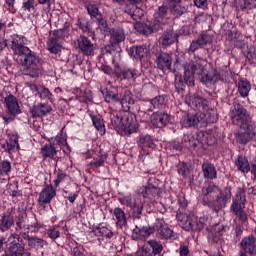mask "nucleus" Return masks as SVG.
I'll return each mask as SVG.
<instances>
[{
  "mask_svg": "<svg viewBox=\"0 0 256 256\" xmlns=\"http://www.w3.org/2000/svg\"><path fill=\"white\" fill-rule=\"evenodd\" d=\"M27 44L25 36L14 34L11 36V49L13 51L14 59L18 65H22L26 69V75L30 77H39L43 73L41 67V59L37 57L35 52L31 51Z\"/></svg>",
  "mask_w": 256,
  "mask_h": 256,
  "instance_id": "obj_1",
  "label": "nucleus"
},
{
  "mask_svg": "<svg viewBox=\"0 0 256 256\" xmlns=\"http://www.w3.org/2000/svg\"><path fill=\"white\" fill-rule=\"evenodd\" d=\"M205 65H207V61L204 59H199L196 62H190L184 66V80L182 75H176L175 77V87L176 89L183 91L185 89V85L188 87H193L195 85V75H201V81L204 85H214L221 76L219 74H214L211 76L206 74Z\"/></svg>",
  "mask_w": 256,
  "mask_h": 256,
  "instance_id": "obj_2",
  "label": "nucleus"
},
{
  "mask_svg": "<svg viewBox=\"0 0 256 256\" xmlns=\"http://www.w3.org/2000/svg\"><path fill=\"white\" fill-rule=\"evenodd\" d=\"M111 123L120 135H131L137 133L139 122L129 111H122L119 114L114 112L110 115Z\"/></svg>",
  "mask_w": 256,
  "mask_h": 256,
  "instance_id": "obj_3",
  "label": "nucleus"
},
{
  "mask_svg": "<svg viewBox=\"0 0 256 256\" xmlns=\"http://www.w3.org/2000/svg\"><path fill=\"white\" fill-rule=\"evenodd\" d=\"M229 117L233 125H237V127H246L249 130L253 129L256 134V124L251 121V116H249L247 109H245L243 105L239 103L234 104L230 109Z\"/></svg>",
  "mask_w": 256,
  "mask_h": 256,
  "instance_id": "obj_4",
  "label": "nucleus"
},
{
  "mask_svg": "<svg viewBox=\"0 0 256 256\" xmlns=\"http://www.w3.org/2000/svg\"><path fill=\"white\" fill-rule=\"evenodd\" d=\"M50 145H44L41 148V155L44 157V159H47L49 157L50 159H53L55 155H57V149L55 148V145H59L61 149H63L64 153H69V146L67 145V134L61 132L54 138L49 139Z\"/></svg>",
  "mask_w": 256,
  "mask_h": 256,
  "instance_id": "obj_5",
  "label": "nucleus"
},
{
  "mask_svg": "<svg viewBox=\"0 0 256 256\" xmlns=\"http://www.w3.org/2000/svg\"><path fill=\"white\" fill-rule=\"evenodd\" d=\"M203 194L208 195L203 198L204 205L212 207L214 211H218L225 204V196L217 186H210L203 189Z\"/></svg>",
  "mask_w": 256,
  "mask_h": 256,
  "instance_id": "obj_6",
  "label": "nucleus"
},
{
  "mask_svg": "<svg viewBox=\"0 0 256 256\" xmlns=\"http://www.w3.org/2000/svg\"><path fill=\"white\" fill-rule=\"evenodd\" d=\"M6 243L5 254L3 256H31L25 252V244L21 243L19 235L11 234Z\"/></svg>",
  "mask_w": 256,
  "mask_h": 256,
  "instance_id": "obj_7",
  "label": "nucleus"
},
{
  "mask_svg": "<svg viewBox=\"0 0 256 256\" xmlns=\"http://www.w3.org/2000/svg\"><path fill=\"white\" fill-rule=\"evenodd\" d=\"M5 107L7 109V113L2 115V119L6 123H11L13 119H15L16 115L21 113V108H19V102L17 98L13 95H8L4 99Z\"/></svg>",
  "mask_w": 256,
  "mask_h": 256,
  "instance_id": "obj_8",
  "label": "nucleus"
},
{
  "mask_svg": "<svg viewBox=\"0 0 256 256\" xmlns=\"http://www.w3.org/2000/svg\"><path fill=\"white\" fill-rule=\"evenodd\" d=\"M242 251L240 256H247L249 253L251 256L256 255V238L254 236L244 237L240 242Z\"/></svg>",
  "mask_w": 256,
  "mask_h": 256,
  "instance_id": "obj_9",
  "label": "nucleus"
},
{
  "mask_svg": "<svg viewBox=\"0 0 256 256\" xmlns=\"http://www.w3.org/2000/svg\"><path fill=\"white\" fill-rule=\"evenodd\" d=\"M57 195V190L53 187V185H46L41 192L39 193L38 203L39 205H47L55 199Z\"/></svg>",
  "mask_w": 256,
  "mask_h": 256,
  "instance_id": "obj_10",
  "label": "nucleus"
},
{
  "mask_svg": "<svg viewBox=\"0 0 256 256\" xmlns=\"http://www.w3.org/2000/svg\"><path fill=\"white\" fill-rule=\"evenodd\" d=\"M173 121V117L165 112H156L151 115V123L154 127H165V125H169Z\"/></svg>",
  "mask_w": 256,
  "mask_h": 256,
  "instance_id": "obj_11",
  "label": "nucleus"
},
{
  "mask_svg": "<svg viewBox=\"0 0 256 256\" xmlns=\"http://www.w3.org/2000/svg\"><path fill=\"white\" fill-rule=\"evenodd\" d=\"M119 202L121 205H126V207L133 209L134 213L139 214L143 211V201L140 199H134L131 195L121 196L119 198Z\"/></svg>",
  "mask_w": 256,
  "mask_h": 256,
  "instance_id": "obj_12",
  "label": "nucleus"
},
{
  "mask_svg": "<svg viewBox=\"0 0 256 256\" xmlns=\"http://www.w3.org/2000/svg\"><path fill=\"white\" fill-rule=\"evenodd\" d=\"M186 103L189 107H191L192 109H197L198 111H203L207 107V100L203 99L197 94L187 96Z\"/></svg>",
  "mask_w": 256,
  "mask_h": 256,
  "instance_id": "obj_13",
  "label": "nucleus"
},
{
  "mask_svg": "<svg viewBox=\"0 0 256 256\" xmlns=\"http://www.w3.org/2000/svg\"><path fill=\"white\" fill-rule=\"evenodd\" d=\"M241 129H244V132H237L235 134L237 143H240V145H247L251 139H254L256 141V134L255 131L249 130L246 127H240Z\"/></svg>",
  "mask_w": 256,
  "mask_h": 256,
  "instance_id": "obj_14",
  "label": "nucleus"
},
{
  "mask_svg": "<svg viewBox=\"0 0 256 256\" xmlns=\"http://www.w3.org/2000/svg\"><path fill=\"white\" fill-rule=\"evenodd\" d=\"M57 37L63 38V30H57L54 32V36H50L47 42V49L50 53L57 55L61 51V45L57 42Z\"/></svg>",
  "mask_w": 256,
  "mask_h": 256,
  "instance_id": "obj_15",
  "label": "nucleus"
},
{
  "mask_svg": "<svg viewBox=\"0 0 256 256\" xmlns=\"http://www.w3.org/2000/svg\"><path fill=\"white\" fill-rule=\"evenodd\" d=\"M121 107L125 111H129L131 109V105H135V99H133V94L129 90H123L119 96V101Z\"/></svg>",
  "mask_w": 256,
  "mask_h": 256,
  "instance_id": "obj_16",
  "label": "nucleus"
},
{
  "mask_svg": "<svg viewBox=\"0 0 256 256\" xmlns=\"http://www.w3.org/2000/svg\"><path fill=\"white\" fill-rule=\"evenodd\" d=\"M77 45H78V48L80 49V51H82V53H84V55H93V51H95V46L85 36H81L77 40Z\"/></svg>",
  "mask_w": 256,
  "mask_h": 256,
  "instance_id": "obj_17",
  "label": "nucleus"
},
{
  "mask_svg": "<svg viewBox=\"0 0 256 256\" xmlns=\"http://www.w3.org/2000/svg\"><path fill=\"white\" fill-rule=\"evenodd\" d=\"M15 225V217L11 212H5L0 222V231H9Z\"/></svg>",
  "mask_w": 256,
  "mask_h": 256,
  "instance_id": "obj_18",
  "label": "nucleus"
},
{
  "mask_svg": "<svg viewBox=\"0 0 256 256\" xmlns=\"http://www.w3.org/2000/svg\"><path fill=\"white\" fill-rule=\"evenodd\" d=\"M51 110H52L51 106L40 103L33 106L31 110V114H32V117H45V115L51 113Z\"/></svg>",
  "mask_w": 256,
  "mask_h": 256,
  "instance_id": "obj_19",
  "label": "nucleus"
},
{
  "mask_svg": "<svg viewBox=\"0 0 256 256\" xmlns=\"http://www.w3.org/2000/svg\"><path fill=\"white\" fill-rule=\"evenodd\" d=\"M202 119L203 117L199 116V114H187L183 117L181 125L182 127H195Z\"/></svg>",
  "mask_w": 256,
  "mask_h": 256,
  "instance_id": "obj_20",
  "label": "nucleus"
},
{
  "mask_svg": "<svg viewBox=\"0 0 256 256\" xmlns=\"http://www.w3.org/2000/svg\"><path fill=\"white\" fill-rule=\"evenodd\" d=\"M156 61L159 69H162V71H167V69H171L173 59L171 58V55L162 53L157 57Z\"/></svg>",
  "mask_w": 256,
  "mask_h": 256,
  "instance_id": "obj_21",
  "label": "nucleus"
},
{
  "mask_svg": "<svg viewBox=\"0 0 256 256\" xmlns=\"http://www.w3.org/2000/svg\"><path fill=\"white\" fill-rule=\"evenodd\" d=\"M153 233V228L149 226H144L142 228L136 227L132 232V238L137 239H145L149 237Z\"/></svg>",
  "mask_w": 256,
  "mask_h": 256,
  "instance_id": "obj_22",
  "label": "nucleus"
},
{
  "mask_svg": "<svg viewBox=\"0 0 256 256\" xmlns=\"http://www.w3.org/2000/svg\"><path fill=\"white\" fill-rule=\"evenodd\" d=\"M175 41H177V34L172 30L165 32L160 39V43L163 47H169V45H173Z\"/></svg>",
  "mask_w": 256,
  "mask_h": 256,
  "instance_id": "obj_23",
  "label": "nucleus"
},
{
  "mask_svg": "<svg viewBox=\"0 0 256 256\" xmlns=\"http://www.w3.org/2000/svg\"><path fill=\"white\" fill-rule=\"evenodd\" d=\"M6 150L8 153H13V151H19V137L15 134L9 135L6 140Z\"/></svg>",
  "mask_w": 256,
  "mask_h": 256,
  "instance_id": "obj_24",
  "label": "nucleus"
},
{
  "mask_svg": "<svg viewBox=\"0 0 256 256\" xmlns=\"http://www.w3.org/2000/svg\"><path fill=\"white\" fill-rule=\"evenodd\" d=\"M238 93L241 97H248L249 92L251 91V82L247 79H240L237 84Z\"/></svg>",
  "mask_w": 256,
  "mask_h": 256,
  "instance_id": "obj_25",
  "label": "nucleus"
},
{
  "mask_svg": "<svg viewBox=\"0 0 256 256\" xmlns=\"http://www.w3.org/2000/svg\"><path fill=\"white\" fill-rule=\"evenodd\" d=\"M121 41H125V32L121 28L111 30L110 43L118 45Z\"/></svg>",
  "mask_w": 256,
  "mask_h": 256,
  "instance_id": "obj_26",
  "label": "nucleus"
},
{
  "mask_svg": "<svg viewBox=\"0 0 256 256\" xmlns=\"http://www.w3.org/2000/svg\"><path fill=\"white\" fill-rule=\"evenodd\" d=\"M125 13H128L134 21H140L145 15V11L135 5H132L131 8H127Z\"/></svg>",
  "mask_w": 256,
  "mask_h": 256,
  "instance_id": "obj_27",
  "label": "nucleus"
},
{
  "mask_svg": "<svg viewBox=\"0 0 256 256\" xmlns=\"http://www.w3.org/2000/svg\"><path fill=\"white\" fill-rule=\"evenodd\" d=\"M113 215L116 219L117 227H125V225H127V215H125V211H123V209L115 208Z\"/></svg>",
  "mask_w": 256,
  "mask_h": 256,
  "instance_id": "obj_28",
  "label": "nucleus"
},
{
  "mask_svg": "<svg viewBox=\"0 0 256 256\" xmlns=\"http://www.w3.org/2000/svg\"><path fill=\"white\" fill-rule=\"evenodd\" d=\"M128 53L130 57H133L134 59H141V57H145V55H147V47L133 46L128 49Z\"/></svg>",
  "mask_w": 256,
  "mask_h": 256,
  "instance_id": "obj_29",
  "label": "nucleus"
},
{
  "mask_svg": "<svg viewBox=\"0 0 256 256\" xmlns=\"http://www.w3.org/2000/svg\"><path fill=\"white\" fill-rule=\"evenodd\" d=\"M202 171L206 179H215L217 177V171H215V166L209 162H204L202 164Z\"/></svg>",
  "mask_w": 256,
  "mask_h": 256,
  "instance_id": "obj_30",
  "label": "nucleus"
},
{
  "mask_svg": "<svg viewBox=\"0 0 256 256\" xmlns=\"http://www.w3.org/2000/svg\"><path fill=\"white\" fill-rule=\"evenodd\" d=\"M171 13L175 15V17H181L184 14L185 7L181 6V0H169Z\"/></svg>",
  "mask_w": 256,
  "mask_h": 256,
  "instance_id": "obj_31",
  "label": "nucleus"
},
{
  "mask_svg": "<svg viewBox=\"0 0 256 256\" xmlns=\"http://www.w3.org/2000/svg\"><path fill=\"white\" fill-rule=\"evenodd\" d=\"M155 21L159 25H165L167 23V7L161 6L158 11L154 14Z\"/></svg>",
  "mask_w": 256,
  "mask_h": 256,
  "instance_id": "obj_32",
  "label": "nucleus"
},
{
  "mask_svg": "<svg viewBox=\"0 0 256 256\" xmlns=\"http://www.w3.org/2000/svg\"><path fill=\"white\" fill-rule=\"evenodd\" d=\"M119 79H127V81H133L139 77V72L135 69H123L118 74Z\"/></svg>",
  "mask_w": 256,
  "mask_h": 256,
  "instance_id": "obj_33",
  "label": "nucleus"
},
{
  "mask_svg": "<svg viewBox=\"0 0 256 256\" xmlns=\"http://www.w3.org/2000/svg\"><path fill=\"white\" fill-rule=\"evenodd\" d=\"M26 240L28 241V246L32 249H43L45 245V240L37 236H27Z\"/></svg>",
  "mask_w": 256,
  "mask_h": 256,
  "instance_id": "obj_34",
  "label": "nucleus"
},
{
  "mask_svg": "<svg viewBox=\"0 0 256 256\" xmlns=\"http://www.w3.org/2000/svg\"><path fill=\"white\" fill-rule=\"evenodd\" d=\"M236 165H237L239 171H242V173H249V171H251V166L249 165V160H247V157H245V156H238Z\"/></svg>",
  "mask_w": 256,
  "mask_h": 256,
  "instance_id": "obj_35",
  "label": "nucleus"
},
{
  "mask_svg": "<svg viewBox=\"0 0 256 256\" xmlns=\"http://www.w3.org/2000/svg\"><path fill=\"white\" fill-rule=\"evenodd\" d=\"M107 159L106 155H98V156H94L93 157V161H91L88 164V167H90V169H99V167H103V165L105 164V161Z\"/></svg>",
  "mask_w": 256,
  "mask_h": 256,
  "instance_id": "obj_36",
  "label": "nucleus"
},
{
  "mask_svg": "<svg viewBox=\"0 0 256 256\" xmlns=\"http://www.w3.org/2000/svg\"><path fill=\"white\" fill-rule=\"evenodd\" d=\"M138 145L139 147H142V149L145 147H149L150 149L155 148L153 138H151L149 135H141L138 139Z\"/></svg>",
  "mask_w": 256,
  "mask_h": 256,
  "instance_id": "obj_37",
  "label": "nucleus"
},
{
  "mask_svg": "<svg viewBox=\"0 0 256 256\" xmlns=\"http://www.w3.org/2000/svg\"><path fill=\"white\" fill-rule=\"evenodd\" d=\"M95 235L98 237H107L108 239H111L113 237V231L109 229V227L106 226H99L94 229Z\"/></svg>",
  "mask_w": 256,
  "mask_h": 256,
  "instance_id": "obj_38",
  "label": "nucleus"
},
{
  "mask_svg": "<svg viewBox=\"0 0 256 256\" xmlns=\"http://www.w3.org/2000/svg\"><path fill=\"white\" fill-rule=\"evenodd\" d=\"M146 103L150 105L149 111H153V109H159V107L165 105V98L163 96H157Z\"/></svg>",
  "mask_w": 256,
  "mask_h": 256,
  "instance_id": "obj_39",
  "label": "nucleus"
},
{
  "mask_svg": "<svg viewBox=\"0 0 256 256\" xmlns=\"http://www.w3.org/2000/svg\"><path fill=\"white\" fill-rule=\"evenodd\" d=\"M90 117L94 127L99 131L100 135H105V124L103 123V119L93 116V114H90Z\"/></svg>",
  "mask_w": 256,
  "mask_h": 256,
  "instance_id": "obj_40",
  "label": "nucleus"
},
{
  "mask_svg": "<svg viewBox=\"0 0 256 256\" xmlns=\"http://www.w3.org/2000/svg\"><path fill=\"white\" fill-rule=\"evenodd\" d=\"M246 201H247V198L245 196V190H243V188H239L237 190L236 199L233 205H238V207H245Z\"/></svg>",
  "mask_w": 256,
  "mask_h": 256,
  "instance_id": "obj_41",
  "label": "nucleus"
},
{
  "mask_svg": "<svg viewBox=\"0 0 256 256\" xmlns=\"http://www.w3.org/2000/svg\"><path fill=\"white\" fill-rule=\"evenodd\" d=\"M146 245L152 249L153 256H157L163 251V245L156 240H149Z\"/></svg>",
  "mask_w": 256,
  "mask_h": 256,
  "instance_id": "obj_42",
  "label": "nucleus"
},
{
  "mask_svg": "<svg viewBox=\"0 0 256 256\" xmlns=\"http://www.w3.org/2000/svg\"><path fill=\"white\" fill-rule=\"evenodd\" d=\"M245 206H239V204H232V211L239 217L243 222L247 221V213L243 211Z\"/></svg>",
  "mask_w": 256,
  "mask_h": 256,
  "instance_id": "obj_43",
  "label": "nucleus"
},
{
  "mask_svg": "<svg viewBox=\"0 0 256 256\" xmlns=\"http://www.w3.org/2000/svg\"><path fill=\"white\" fill-rule=\"evenodd\" d=\"M11 173V162L9 160L0 161V177H5Z\"/></svg>",
  "mask_w": 256,
  "mask_h": 256,
  "instance_id": "obj_44",
  "label": "nucleus"
},
{
  "mask_svg": "<svg viewBox=\"0 0 256 256\" xmlns=\"http://www.w3.org/2000/svg\"><path fill=\"white\" fill-rule=\"evenodd\" d=\"M134 28L138 31V33H142L143 35H149V33H153V28L151 26H145L139 21H136Z\"/></svg>",
  "mask_w": 256,
  "mask_h": 256,
  "instance_id": "obj_45",
  "label": "nucleus"
},
{
  "mask_svg": "<svg viewBox=\"0 0 256 256\" xmlns=\"http://www.w3.org/2000/svg\"><path fill=\"white\" fill-rule=\"evenodd\" d=\"M104 99L107 103L115 102L119 103V94H115L109 90L103 91Z\"/></svg>",
  "mask_w": 256,
  "mask_h": 256,
  "instance_id": "obj_46",
  "label": "nucleus"
},
{
  "mask_svg": "<svg viewBox=\"0 0 256 256\" xmlns=\"http://www.w3.org/2000/svg\"><path fill=\"white\" fill-rule=\"evenodd\" d=\"M183 146L184 147H195L197 146V141L195 140V136L193 134H186L183 137Z\"/></svg>",
  "mask_w": 256,
  "mask_h": 256,
  "instance_id": "obj_47",
  "label": "nucleus"
},
{
  "mask_svg": "<svg viewBox=\"0 0 256 256\" xmlns=\"http://www.w3.org/2000/svg\"><path fill=\"white\" fill-rule=\"evenodd\" d=\"M196 41L199 43L200 47H205V45L211 44L213 37L209 34H201Z\"/></svg>",
  "mask_w": 256,
  "mask_h": 256,
  "instance_id": "obj_48",
  "label": "nucleus"
},
{
  "mask_svg": "<svg viewBox=\"0 0 256 256\" xmlns=\"http://www.w3.org/2000/svg\"><path fill=\"white\" fill-rule=\"evenodd\" d=\"M158 233L165 239H169L173 235V231L167 226V224H161L158 228Z\"/></svg>",
  "mask_w": 256,
  "mask_h": 256,
  "instance_id": "obj_49",
  "label": "nucleus"
},
{
  "mask_svg": "<svg viewBox=\"0 0 256 256\" xmlns=\"http://www.w3.org/2000/svg\"><path fill=\"white\" fill-rule=\"evenodd\" d=\"M87 11L91 17H94V19H101V13H99V8H97L95 4L90 3L87 6Z\"/></svg>",
  "mask_w": 256,
  "mask_h": 256,
  "instance_id": "obj_50",
  "label": "nucleus"
},
{
  "mask_svg": "<svg viewBox=\"0 0 256 256\" xmlns=\"http://www.w3.org/2000/svg\"><path fill=\"white\" fill-rule=\"evenodd\" d=\"M135 256H153V253L151 252V248L145 244L137 250Z\"/></svg>",
  "mask_w": 256,
  "mask_h": 256,
  "instance_id": "obj_51",
  "label": "nucleus"
},
{
  "mask_svg": "<svg viewBox=\"0 0 256 256\" xmlns=\"http://www.w3.org/2000/svg\"><path fill=\"white\" fill-rule=\"evenodd\" d=\"M182 225H183V228L186 229V231H189L190 229H193V226L195 225V221H193L191 217L186 216L182 220Z\"/></svg>",
  "mask_w": 256,
  "mask_h": 256,
  "instance_id": "obj_52",
  "label": "nucleus"
},
{
  "mask_svg": "<svg viewBox=\"0 0 256 256\" xmlns=\"http://www.w3.org/2000/svg\"><path fill=\"white\" fill-rule=\"evenodd\" d=\"M38 94L40 95L41 99H51V92L49 89L39 86Z\"/></svg>",
  "mask_w": 256,
  "mask_h": 256,
  "instance_id": "obj_53",
  "label": "nucleus"
},
{
  "mask_svg": "<svg viewBox=\"0 0 256 256\" xmlns=\"http://www.w3.org/2000/svg\"><path fill=\"white\" fill-rule=\"evenodd\" d=\"M177 171L179 175H182V177H187V172L189 171V168L187 167V164H185V162H180L177 165Z\"/></svg>",
  "mask_w": 256,
  "mask_h": 256,
  "instance_id": "obj_54",
  "label": "nucleus"
},
{
  "mask_svg": "<svg viewBox=\"0 0 256 256\" xmlns=\"http://www.w3.org/2000/svg\"><path fill=\"white\" fill-rule=\"evenodd\" d=\"M47 235L50 239H59L60 232L56 228H50L47 230Z\"/></svg>",
  "mask_w": 256,
  "mask_h": 256,
  "instance_id": "obj_55",
  "label": "nucleus"
},
{
  "mask_svg": "<svg viewBox=\"0 0 256 256\" xmlns=\"http://www.w3.org/2000/svg\"><path fill=\"white\" fill-rule=\"evenodd\" d=\"M23 9L25 11H31L35 9V1L34 0H24Z\"/></svg>",
  "mask_w": 256,
  "mask_h": 256,
  "instance_id": "obj_56",
  "label": "nucleus"
},
{
  "mask_svg": "<svg viewBox=\"0 0 256 256\" xmlns=\"http://www.w3.org/2000/svg\"><path fill=\"white\" fill-rule=\"evenodd\" d=\"M98 21V29L102 31V33H105L107 31V21L103 19V16H100V19H97Z\"/></svg>",
  "mask_w": 256,
  "mask_h": 256,
  "instance_id": "obj_57",
  "label": "nucleus"
},
{
  "mask_svg": "<svg viewBox=\"0 0 256 256\" xmlns=\"http://www.w3.org/2000/svg\"><path fill=\"white\" fill-rule=\"evenodd\" d=\"M238 7L242 11H245V9H251L252 6L249 0H239Z\"/></svg>",
  "mask_w": 256,
  "mask_h": 256,
  "instance_id": "obj_58",
  "label": "nucleus"
},
{
  "mask_svg": "<svg viewBox=\"0 0 256 256\" xmlns=\"http://www.w3.org/2000/svg\"><path fill=\"white\" fill-rule=\"evenodd\" d=\"M66 177H67V174L63 172L58 173L57 178L54 180L55 187H59V184L63 183Z\"/></svg>",
  "mask_w": 256,
  "mask_h": 256,
  "instance_id": "obj_59",
  "label": "nucleus"
},
{
  "mask_svg": "<svg viewBox=\"0 0 256 256\" xmlns=\"http://www.w3.org/2000/svg\"><path fill=\"white\" fill-rule=\"evenodd\" d=\"M203 138L202 143H207V145H213V143H215V138L209 135V133H204Z\"/></svg>",
  "mask_w": 256,
  "mask_h": 256,
  "instance_id": "obj_60",
  "label": "nucleus"
},
{
  "mask_svg": "<svg viewBox=\"0 0 256 256\" xmlns=\"http://www.w3.org/2000/svg\"><path fill=\"white\" fill-rule=\"evenodd\" d=\"M233 187H235V182H233V180H230L228 183H227V188H226V191L228 193H226V199H231V189H233Z\"/></svg>",
  "mask_w": 256,
  "mask_h": 256,
  "instance_id": "obj_61",
  "label": "nucleus"
},
{
  "mask_svg": "<svg viewBox=\"0 0 256 256\" xmlns=\"http://www.w3.org/2000/svg\"><path fill=\"white\" fill-rule=\"evenodd\" d=\"M198 49H201V46L197 40H193L190 44L189 51L195 53Z\"/></svg>",
  "mask_w": 256,
  "mask_h": 256,
  "instance_id": "obj_62",
  "label": "nucleus"
},
{
  "mask_svg": "<svg viewBox=\"0 0 256 256\" xmlns=\"http://www.w3.org/2000/svg\"><path fill=\"white\" fill-rule=\"evenodd\" d=\"M194 4L200 9H205L207 7V0H194Z\"/></svg>",
  "mask_w": 256,
  "mask_h": 256,
  "instance_id": "obj_63",
  "label": "nucleus"
},
{
  "mask_svg": "<svg viewBox=\"0 0 256 256\" xmlns=\"http://www.w3.org/2000/svg\"><path fill=\"white\" fill-rule=\"evenodd\" d=\"M180 256H191L187 246H180Z\"/></svg>",
  "mask_w": 256,
  "mask_h": 256,
  "instance_id": "obj_64",
  "label": "nucleus"
}]
</instances>
